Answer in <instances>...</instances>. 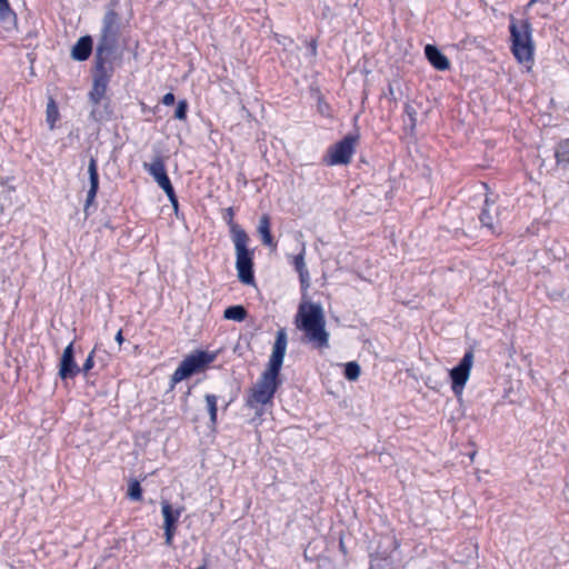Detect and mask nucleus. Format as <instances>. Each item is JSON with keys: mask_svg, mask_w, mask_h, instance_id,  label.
I'll list each match as a JSON object with an SVG mask.
<instances>
[{"mask_svg": "<svg viewBox=\"0 0 569 569\" xmlns=\"http://www.w3.org/2000/svg\"><path fill=\"white\" fill-rule=\"evenodd\" d=\"M90 103V119L94 122L108 121L112 117L111 100Z\"/></svg>", "mask_w": 569, "mask_h": 569, "instance_id": "ddd939ff", "label": "nucleus"}, {"mask_svg": "<svg viewBox=\"0 0 569 569\" xmlns=\"http://www.w3.org/2000/svg\"><path fill=\"white\" fill-rule=\"evenodd\" d=\"M236 249V269L238 278L243 284H252L253 278V252L249 250V237H238L232 241Z\"/></svg>", "mask_w": 569, "mask_h": 569, "instance_id": "423d86ee", "label": "nucleus"}, {"mask_svg": "<svg viewBox=\"0 0 569 569\" xmlns=\"http://www.w3.org/2000/svg\"><path fill=\"white\" fill-rule=\"evenodd\" d=\"M183 511V508H173L172 505L163 500L161 501V513L163 517V530H164V543L168 547L172 546L173 537L177 531V526L179 518L181 517V513Z\"/></svg>", "mask_w": 569, "mask_h": 569, "instance_id": "9d476101", "label": "nucleus"}, {"mask_svg": "<svg viewBox=\"0 0 569 569\" xmlns=\"http://www.w3.org/2000/svg\"><path fill=\"white\" fill-rule=\"evenodd\" d=\"M80 372V368L74 361L73 343H69L61 356L59 365V377L63 380L73 378Z\"/></svg>", "mask_w": 569, "mask_h": 569, "instance_id": "f8f14e48", "label": "nucleus"}, {"mask_svg": "<svg viewBox=\"0 0 569 569\" xmlns=\"http://www.w3.org/2000/svg\"><path fill=\"white\" fill-rule=\"evenodd\" d=\"M287 38H283V40H278V43H282V46H286Z\"/></svg>", "mask_w": 569, "mask_h": 569, "instance_id": "e433bc0d", "label": "nucleus"}, {"mask_svg": "<svg viewBox=\"0 0 569 569\" xmlns=\"http://www.w3.org/2000/svg\"><path fill=\"white\" fill-rule=\"evenodd\" d=\"M480 221L482 226L487 227L492 232H497V226L495 223L493 210L491 209L489 201L486 200V206L480 214Z\"/></svg>", "mask_w": 569, "mask_h": 569, "instance_id": "4be33fe9", "label": "nucleus"}, {"mask_svg": "<svg viewBox=\"0 0 569 569\" xmlns=\"http://www.w3.org/2000/svg\"><path fill=\"white\" fill-rule=\"evenodd\" d=\"M556 158L558 162L569 164V140L561 141L556 150Z\"/></svg>", "mask_w": 569, "mask_h": 569, "instance_id": "a878e982", "label": "nucleus"}, {"mask_svg": "<svg viewBox=\"0 0 569 569\" xmlns=\"http://www.w3.org/2000/svg\"><path fill=\"white\" fill-rule=\"evenodd\" d=\"M536 2H537V0H530L529 3H528V7L532 6Z\"/></svg>", "mask_w": 569, "mask_h": 569, "instance_id": "58836bf2", "label": "nucleus"}, {"mask_svg": "<svg viewBox=\"0 0 569 569\" xmlns=\"http://www.w3.org/2000/svg\"><path fill=\"white\" fill-rule=\"evenodd\" d=\"M510 33L512 39V52L519 62H529L533 56V44L531 39V26L528 21L520 24H510Z\"/></svg>", "mask_w": 569, "mask_h": 569, "instance_id": "39448f33", "label": "nucleus"}, {"mask_svg": "<svg viewBox=\"0 0 569 569\" xmlns=\"http://www.w3.org/2000/svg\"><path fill=\"white\" fill-rule=\"evenodd\" d=\"M188 103L186 100H181L178 102V106L174 111V117L179 120H184L187 118Z\"/></svg>", "mask_w": 569, "mask_h": 569, "instance_id": "c85d7f7f", "label": "nucleus"}, {"mask_svg": "<svg viewBox=\"0 0 569 569\" xmlns=\"http://www.w3.org/2000/svg\"><path fill=\"white\" fill-rule=\"evenodd\" d=\"M93 355H94V349L89 353L84 363L80 368V371L83 372L84 375H87L93 368V365H94Z\"/></svg>", "mask_w": 569, "mask_h": 569, "instance_id": "7c9ffc66", "label": "nucleus"}, {"mask_svg": "<svg viewBox=\"0 0 569 569\" xmlns=\"http://www.w3.org/2000/svg\"><path fill=\"white\" fill-rule=\"evenodd\" d=\"M113 71V63L96 62L92 87L88 94L89 102L110 100L107 89Z\"/></svg>", "mask_w": 569, "mask_h": 569, "instance_id": "0eeeda50", "label": "nucleus"}, {"mask_svg": "<svg viewBox=\"0 0 569 569\" xmlns=\"http://www.w3.org/2000/svg\"><path fill=\"white\" fill-rule=\"evenodd\" d=\"M214 359L216 355L207 351H197L186 357L171 376L170 388L173 389L180 381L203 371Z\"/></svg>", "mask_w": 569, "mask_h": 569, "instance_id": "20e7f679", "label": "nucleus"}, {"mask_svg": "<svg viewBox=\"0 0 569 569\" xmlns=\"http://www.w3.org/2000/svg\"><path fill=\"white\" fill-rule=\"evenodd\" d=\"M405 111L409 118V126L413 129L417 124V111L410 103H406Z\"/></svg>", "mask_w": 569, "mask_h": 569, "instance_id": "c756f323", "label": "nucleus"}, {"mask_svg": "<svg viewBox=\"0 0 569 569\" xmlns=\"http://www.w3.org/2000/svg\"><path fill=\"white\" fill-rule=\"evenodd\" d=\"M197 569H207L206 566H200Z\"/></svg>", "mask_w": 569, "mask_h": 569, "instance_id": "ea45409f", "label": "nucleus"}, {"mask_svg": "<svg viewBox=\"0 0 569 569\" xmlns=\"http://www.w3.org/2000/svg\"><path fill=\"white\" fill-rule=\"evenodd\" d=\"M223 317L227 320L241 322L246 319L247 311L242 306H231L224 310Z\"/></svg>", "mask_w": 569, "mask_h": 569, "instance_id": "5701e85b", "label": "nucleus"}, {"mask_svg": "<svg viewBox=\"0 0 569 569\" xmlns=\"http://www.w3.org/2000/svg\"><path fill=\"white\" fill-rule=\"evenodd\" d=\"M287 332L286 329H279L272 347L268 367L262 372L258 381L249 390L246 405L256 410L258 416L262 415V408L272 402L273 396L280 385L278 380L283 358L287 350Z\"/></svg>", "mask_w": 569, "mask_h": 569, "instance_id": "f257e3e1", "label": "nucleus"}, {"mask_svg": "<svg viewBox=\"0 0 569 569\" xmlns=\"http://www.w3.org/2000/svg\"><path fill=\"white\" fill-rule=\"evenodd\" d=\"M287 38H283V40H278V43H282V46H286Z\"/></svg>", "mask_w": 569, "mask_h": 569, "instance_id": "f704fd0d", "label": "nucleus"}, {"mask_svg": "<svg viewBox=\"0 0 569 569\" xmlns=\"http://www.w3.org/2000/svg\"><path fill=\"white\" fill-rule=\"evenodd\" d=\"M405 96L403 92V84L399 79H395L389 82L388 91L385 93V97L388 98L390 101L397 102L398 100L402 99Z\"/></svg>", "mask_w": 569, "mask_h": 569, "instance_id": "412c9836", "label": "nucleus"}, {"mask_svg": "<svg viewBox=\"0 0 569 569\" xmlns=\"http://www.w3.org/2000/svg\"><path fill=\"white\" fill-rule=\"evenodd\" d=\"M46 116L49 128L52 130L59 119V111L53 99H50L47 104Z\"/></svg>", "mask_w": 569, "mask_h": 569, "instance_id": "b1692460", "label": "nucleus"}, {"mask_svg": "<svg viewBox=\"0 0 569 569\" xmlns=\"http://www.w3.org/2000/svg\"><path fill=\"white\" fill-rule=\"evenodd\" d=\"M357 141V136L349 134L332 146L329 151L328 163L331 166L349 163L355 153Z\"/></svg>", "mask_w": 569, "mask_h": 569, "instance_id": "1a4fd4ad", "label": "nucleus"}, {"mask_svg": "<svg viewBox=\"0 0 569 569\" xmlns=\"http://www.w3.org/2000/svg\"><path fill=\"white\" fill-rule=\"evenodd\" d=\"M361 369L358 362L350 361L345 366V377L350 381H356L360 376Z\"/></svg>", "mask_w": 569, "mask_h": 569, "instance_id": "bb28decb", "label": "nucleus"}, {"mask_svg": "<svg viewBox=\"0 0 569 569\" xmlns=\"http://www.w3.org/2000/svg\"><path fill=\"white\" fill-rule=\"evenodd\" d=\"M287 38H283V40H278V43H282V46H286Z\"/></svg>", "mask_w": 569, "mask_h": 569, "instance_id": "c9c22d12", "label": "nucleus"}, {"mask_svg": "<svg viewBox=\"0 0 569 569\" xmlns=\"http://www.w3.org/2000/svg\"><path fill=\"white\" fill-rule=\"evenodd\" d=\"M287 38H283V40H278V43H282V46H286Z\"/></svg>", "mask_w": 569, "mask_h": 569, "instance_id": "4c0bfd02", "label": "nucleus"}, {"mask_svg": "<svg viewBox=\"0 0 569 569\" xmlns=\"http://www.w3.org/2000/svg\"><path fill=\"white\" fill-rule=\"evenodd\" d=\"M233 217L234 211L232 208L224 209L223 219L229 226L232 241H234V239H238V237H248L247 232L233 221Z\"/></svg>", "mask_w": 569, "mask_h": 569, "instance_id": "6ab92c4d", "label": "nucleus"}, {"mask_svg": "<svg viewBox=\"0 0 569 569\" xmlns=\"http://www.w3.org/2000/svg\"><path fill=\"white\" fill-rule=\"evenodd\" d=\"M128 497L133 501H139L142 498V489L137 480H131L128 487Z\"/></svg>", "mask_w": 569, "mask_h": 569, "instance_id": "cd10ccee", "label": "nucleus"}, {"mask_svg": "<svg viewBox=\"0 0 569 569\" xmlns=\"http://www.w3.org/2000/svg\"><path fill=\"white\" fill-rule=\"evenodd\" d=\"M0 26L8 32L16 30L18 26L17 16L11 10L8 0H0Z\"/></svg>", "mask_w": 569, "mask_h": 569, "instance_id": "4468645a", "label": "nucleus"}, {"mask_svg": "<svg viewBox=\"0 0 569 569\" xmlns=\"http://www.w3.org/2000/svg\"><path fill=\"white\" fill-rule=\"evenodd\" d=\"M169 200L171 201L172 206L174 208L178 207V200H177V197H176V193H174V190L172 189V196H168Z\"/></svg>", "mask_w": 569, "mask_h": 569, "instance_id": "473e14b6", "label": "nucleus"}, {"mask_svg": "<svg viewBox=\"0 0 569 569\" xmlns=\"http://www.w3.org/2000/svg\"><path fill=\"white\" fill-rule=\"evenodd\" d=\"M116 341L121 345L123 342V336H122V331L119 330L116 335Z\"/></svg>", "mask_w": 569, "mask_h": 569, "instance_id": "72a5a7b5", "label": "nucleus"}, {"mask_svg": "<svg viewBox=\"0 0 569 569\" xmlns=\"http://www.w3.org/2000/svg\"><path fill=\"white\" fill-rule=\"evenodd\" d=\"M143 168L156 180L158 186L166 192L167 196H172V184L166 172L163 159L156 157L151 163H143Z\"/></svg>", "mask_w": 569, "mask_h": 569, "instance_id": "9b49d317", "label": "nucleus"}, {"mask_svg": "<svg viewBox=\"0 0 569 569\" xmlns=\"http://www.w3.org/2000/svg\"><path fill=\"white\" fill-rule=\"evenodd\" d=\"M119 34L118 14L109 10L103 17L102 31L96 49V62L112 63Z\"/></svg>", "mask_w": 569, "mask_h": 569, "instance_id": "7ed1b4c3", "label": "nucleus"}, {"mask_svg": "<svg viewBox=\"0 0 569 569\" xmlns=\"http://www.w3.org/2000/svg\"><path fill=\"white\" fill-rule=\"evenodd\" d=\"M305 254H306V244L302 243L300 252L293 258V264L296 270L299 273L301 283H308L309 281V272L306 267L305 262Z\"/></svg>", "mask_w": 569, "mask_h": 569, "instance_id": "aec40b11", "label": "nucleus"}, {"mask_svg": "<svg viewBox=\"0 0 569 569\" xmlns=\"http://www.w3.org/2000/svg\"><path fill=\"white\" fill-rule=\"evenodd\" d=\"M258 233L261 237L262 243L269 247H276L273 238L270 232V218L268 214H262L258 224Z\"/></svg>", "mask_w": 569, "mask_h": 569, "instance_id": "a211bd4d", "label": "nucleus"}, {"mask_svg": "<svg viewBox=\"0 0 569 569\" xmlns=\"http://www.w3.org/2000/svg\"><path fill=\"white\" fill-rule=\"evenodd\" d=\"M92 51V39L89 36L81 37L72 47L71 57L77 61L87 60Z\"/></svg>", "mask_w": 569, "mask_h": 569, "instance_id": "dca6fc26", "label": "nucleus"}, {"mask_svg": "<svg viewBox=\"0 0 569 569\" xmlns=\"http://www.w3.org/2000/svg\"><path fill=\"white\" fill-rule=\"evenodd\" d=\"M425 53L429 62L437 70L445 71L450 68L449 59L442 52H440L437 47L427 44L425 48Z\"/></svg>", "mask_w": 569, "mask_h": 569, "instance_id": "2eb2a0df", "label": "nucleus"}, {"mask_svg": "<svg viewBox=\"0 0 569 569\" xmlns=\"http://www.w3.org/2000/svg\"><path fill=\"white\" fill-rule=\"evenodd\" d=\"M204 400L210 416V422L214 426L217 422V397L214 395H206Z\"/></svg>", "mask_w": 569, "mask_h": 569, "instance_id": "393cba45", "label": "nucleus"}, {"mask_svg": "<svg viewBox=\"0 0 569 569\" xmlns=\"http://www.w3.org/2000/svg\"><path fill=\"white\" fill-rule=\"evenodd\" d=\"M162 103L166 106H171L174 103V94L171 92H168L162 98Z\"/></svg>", "mask_w": 569, "mask_h": 569, "instance_id": "2f4dec72", "label": "nucleus"}, {"mask_svg": "<svg viewBox=\"0 0 569 569\" xmlns=\"http://www.w3.org/2000/svg\"><path fill=\"white\" fill-rule=\"evenodd\" d=\"M88 173L90 188L87 193L86 207L90 206L97 196V191L99 188V176H98V167L94 158H91L88 164Z\"/></svg>", "mask_w": 569, "mask_h": 569, "instance_id": "f3484780", "label": "nucleus"}, {"mask_svg": "<svg viewBox=\"0 0 569 569\" xmlns=\"http://www.w3.org/2000/svg\"><path fill=\"white\" fill-rule=\"evenodd\" d=\"M473 365V353L468 351L465 353L459 365L449 371L451 379V389L457 397H461L465 386L470 378L471 368Z\"/></svg>", "mask_w": 569, "mask_h": 569, "instance_id": "6e6552de", "label": "nucleus"}, {"mask_svg": "<svg viewBox=\"0 0 569 569\" xmlns=\"http://www.w3.org/2000/svg\"><path fill=\"white\" fill-rule=\"evenodd\" d=\"M296 328L302 332V341L316 349L329 347L330 333L326 328L325 310L320 303L302 299L295 316Z\"/></svg>", "mask_w": 569, "mask_h": 569, "instance_id": "f03ea898", "label": "nucleus"}]
</instances>
